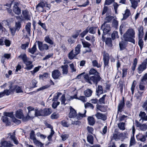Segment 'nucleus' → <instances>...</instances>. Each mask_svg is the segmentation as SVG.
<instances>
[{
  "label": "nucleus",
  "mask_w": 147,
  "mask_h": 147,
  "mask_svg": "<svg viewBox=\"0 0 147 147\" xmlns=\"http://www.w3.org/2000/svg\"><path fill=\"white\" fill-rule=\"evenodd\" d=\"M89 74L90 75H94V76H92L89 77V75L86 74L84 76V78L86 82L89 84H92V82L95 84L96 85H97L98 83L101 79L100 77L99 73L95 69L92 68H91L89 72Z\"/></svg>",
  "instance_id": "1"
},
{
  "label": "nucleus",
  "mask_w": 147,
  "mask_h": 147,
  "mask_svg": "<svg viewBox=\"0 0 147 147\" xmlns=\"http://www.w3.org/2000/svg\"><path fill=\"white\" fill-rule=\"evenodd\" d=\"M123 37L125 41L131 42L135 44V40L134 38L135 37V32L133 29H128L123 34Z\"/></svg>",
  "instance_id": "2"
},
{
  "label": "nucleus",
  "mask_w": 147,
  "mask_h": 147,
  "mask_svg": "<svg viewBox=\"0 0 147 147\" xmlns=\"http://www.w3.org/2000/svg\"><path fill=\"white\" fill-rule=\"evenodd\" d=\"M135 125L138 129L142 131H145L147 129V125L146 123L142 124L137 120H135Z\"/></svg>",
  "instance_id": "3"
},
{
  "label": "nucleus",
  "mask_w": 147,
  "mask_h": 147,
  "mask_svg": "<svg viewBox=\"0 0 147 147\" xmlns=\"http://www.w3.org/2000/svg\"><path fill=\"white\" fill-rule=\"evenodd\" d=\"M0 144L2 147H13V145L10 141H7L5 140V138H3L0 141Z\"/></svg>",
  "instance_id": "4"
},
{
  "label": "nucleus",
  "mask_w": 147,
  "mask_h": 147,
  "mask_svg": "<svg viewBox=\"0 0 147 147\" xmlns=\"http://www.w3.org/2000/svg\"><path fill=\"white\" fill-rule=\"evenodd\" d=\"M12 83L9 86V89L11 92L14 91L16 90V92L17 93H23V91L21 87L18 86L17 85L12 86Z\"/></svg>",
  "instance_id": "5"
},
{
  "label": "nucleus",
  "mask_w": 147,
  "mask_h": 147,
  "mask_svg": "<svg viewBox=\"0 0 147 147\" xmlns=\"http://www.w3.org/2000/svg\"><path fill=\"white\" fill-rule=\"evenodd\" d=\"M37 42L39 49L41 51L44 50H47L49 49V47L47 44H43L42 42L40 41H36Z\"/></svg>",
  "instance_id": "6"
},
{
  "label": "nucleus",
  "mask_w": 147,
  "mask_h": 147,
  "mask_svg": "<svg viewBox=\"0 0 147 147\" xmlns=\"http://www.w3.org/2000/svg\"><path fill=\"white\" fill-rule=\"evenodd\" d=\"M45 6V4L43 2H40L37 5L36 7L37 11L39 12H43L44 7Z\"/></svg>",
  "instance_id": "7"
},
{
  "label": "nucleus",
  "mask_w": 147,
  "mask_h": 147,
  "mask_svg": "<svg viewBox=\"0 0 147 147\" xmlns=\"http://www.w3.org/2000/svg\"><path fill=\"white\" fill-rule=\"evenodd\" d=\"M139 116L140 118L139 121H142V122L147 121V115L144 111H141L139 114Z\"/></svg>",
  "instance_id": "8"
},
{
  "label": "nucleus",
  "mask_w": 147,
  "mask_h": 147,
  "mask_svg": "<svg viewBox=\"0 0 147 147\" xmlns=\"http://www.w3.org/2000/svg\"><path fill=\"white\" fill-rule=\"evenodd\" d=\"M19 3L18 2H15L13 7V11L16 14L19 15L21 13V9L18 7Z\"/></svg>",
  "instance_id": "9"
},
{
  "label": "nucleus",
  "mask_w": 147,
  "mask_h": 147,
  "mask_svg": "<svg viewBox=\"0 0 147 147\" xmlns=\"http://www.w3.org/2000/svg\"><path fill=\"white\" fill-rule=\"evenodd\" d=\"M123 135L122 133L117 132L113 134V136L112 137L111 139L117 141L120 139L122 137Z\"/></svg>",
  "instance_id": "10"
},
{
  "label": "nucleus",
  "mask_w": 147,
  "mask_h": 147,
  "mask_svg": "<svg viewBox=\"0 0 147 147\" xmlns=\"http://www.w3.org/2000/svg\"><path fill=\"white\" fill-rule=\"evenodd\" d=\"M61 75V73L59 70L56 69L52 72V76L53 78L56 80L59 78Z\"/></svg>",
  "instance_id": "11"
},
{
  "label": "nucleus",
  "mask_w": 147,
  "mask_h": 147,
  "mask_svg": "<svg viewBox=\"0 0 147 147\" xmlns=\"http://www.w3.org/2000/svg\"><path fill=\"white\" fill-rule=\"evenodd\" d=\"M81 40L82 43L83 45V47L84 48L87 47L89 48L88 50H86V52H91L92 50L90 48V47L91 45V44L88 42L84 41L83 39H81Z\"/></svg>",
  "instance_id": "12"
},
{
  "label": "nucleus",
  "mask_w": 147,
  "mask_h": 147,
  "mask_svg": "<svg viewBox=\"0 0 147 147\" xmlns=\"http://www.w3.org/2000/svg\"><path fill=\"white\" fill-rule=\"evenodd\" d=\"M77 115V113L75 110L71 107H70V112L69 114V117L70 118H76Z\"/></svg>",
  "instance_id": "13"
},
{
  "label": "nucleus",
  "mask_w": 147,
  "mask_h": 147,
  "mask_svg": "<svg viewBox=\"0 0 147 147\" xmlns=\"http://www.w3.org/2000/svg\"><path fill=\"white\" fill-rule=\"evenodd\" d=\"M138 38H143L144 35V29L142 26H141L138 28Z\"/></svg>",
  "instance_id": "14"
},
{
  "label": "nucleus",
  "mask_w": 147,
  "mask_h": 147,
  "mask_svg": "<svg viewBox=\"0 0 147 147\" xmlns=\"http://www.w3.org/2000/svg\"><path fill=\"white\" fill-rule=\"evenodd\" d=\"M136 138L138 141L144 142L146 140V136L144 135L139 133L136 135Z\"/></svg>",
  "instance_id": "15"
},
{
  "label": "nucleus",
  "mask_w": 147,
  "mask_h": 147,
  "mask_svg": "<svg viewBox=\"0 0 147 147\" xmlns=\"http://www.w3.org/2000/svg\"><path fill=\"white\" fill-rule=\"evenodd\" d=\"M103 93V90L102 87L101 85H98L96 88V94L99 97L100 94Z\"/></svg>",
  "instance_id": "16"
},
{
  "label": "nucleus",
  "mask_w": 147,
  "mask_h": 147,
  "mask_svg": "<svg viewBox=\"0 0 147 147\" xmlns=\"http://www.w3.org/2000/svg\"><path fill=\"white\" fill-rule=\"evenodd\" d=\"M146 65L143 63L140 65L138 67L137 69L138 72L139 74L141 73L146 68Z\"/></svg>",
  "instance_id": "17"
},
{
  "label": "nucleus",
  "mask_w": 147,
  "mask_h": 147,
  "mask_svg": "<svg viewBox=\"0 0 147 147\" xmlns=\"http://www.w3.org/2000/svg\"><path fill=\"white\" fill-rule=\"evenodd\" d=\"M124 98L123 97V100H121L118 106L117 109L118 111L117 113H118L119 112H121L122 111V109H123V107L124 106Z\"/></svg>",
  "instance_id": "18"
},
{
  "label": "nucleus",
  "mask_w": 147,
  "mask_h": 147,
  "mask_svg": "<svg viewBox=\"0 0 147 147\" xmlns=\"http://www.w3.org/2000/svg\"><path fill=\"white\" fill-rule=\"evenodd\" d=\"M52 110L49 108H46L42 110V116H45L49 115L52 112Z\"/></svg>",
  "instance_id": "19"
},
{
  "label": "nucleus",
  "mask_w": 147,
  "mask_h": 147,
  "mask_svg": "<svg viewBox=\"0 0 147 147\" xmlns=\"http://www.w3.org/2000/svg\"><path fill=\"white\" fill-rule=\"evenodd\" d=\"M95 116L98 119H101L103 120L106 119V117L105 115L99 112H97Z\"/></svg>",
  "instance_id": "20"
},
{
  "label": "nucleus",
  "mask_w": 147,
  "mask_h": 147,
  "mask_svg": "<svg viewBox=\"0 0 147 147\" xmlns=\"http://www.w3.org/2000/svg\"><path fill=\"white\" fill-rule=\"evenodd\" d=\"M103 59L105 66H108L109 58L108 54H105L103 55Z\"/></svg>",
  "instance_id": "21"
},
{
  "label": "nucleus",
  "mask_w": 147,
  "mask_h": 147,
  "mask_svg": "<svg viewBox=\"0 0 147 147\" xmlns=\"http://www.w3.org/2000/svg\"><path fill=\"white\" fill-rule=\"evenodd\" d=\"M22 14L24 18L27 20H29L30 16L29 14V11L27 10L22 11Z\"/></svg>",
  "instance_id": "22"
},
{
  "label": "nucleus",
  "mask_w": 147,
  "mask_h": 147,
  "mask_svg": "<svg viewBox=\"0 0 147 147\" xmlns=\"http://www.w3.org/2000/svg\"><path fill=\"white\" fill-rule=\"evenodd\" d=\"M103 26L105 27V28L103 30V33L105 34H107L109 32L111 29V27L109 24H105V26Z\"/></svg>",
  "instance_id": "23"
},
{
  "label": "nucleus",
  "mask_w": 147,
  "mask_h": 147,
  "mask_svg": "<svg viewBox=\"0 0 147 147\" xmlns=\"http://www.w3.org/2000/svg\"><path fill=\"white\" fill-rule=\"evenodd\" d=\"M114 18V17L111 16L106 17L105 19L104 22L102 24V27H103V26H105L106 23L110 22Z\"/></svg>",
  "instance_id": "24"
},
{
  "label": "nucleus",
  "mask_w": 147,
  "mask_h": 147,
  "mask_svg": "<svg viewBox=\"0 0 147 147\" xmlns=\"http://www.w3.org/2000/svg\"><path fill=\"white\" fill-rule=\"evenodd\" d=\"M68 66L67 65H62L61 67L62 69L63 74L67 75L68 72Z\"/></svg>",
  "instance_id": "25"
},
{
  "label": "nucleus",
  "mask_w": 147,
  "mask_h": 147,
  "mask_svg": "<svg viewBox=\"0 0 147 147\" xmlns=\"http://www.w3.org/2000/svg\"><path fill=\"white\" fill-rule=\"evenodd\" d=\"M92 91L90 89H87L84 91V95L87 97L90 96L92 94Z\"/></svg>",
  "instance_id": "26"
},
{
  "label": "nucleus",
  "mask_w": 147,
  "mask_h": 147,
  "mask_svg": "<svg viewBox=\"0 0 147 147\" xmlns=\"http://www.w3.org/2000/svg\"><path fill=\"white\" fill-rule=\"evenodd\" d=\"M36 43H34L33 46L32 48L28 49V52L32 54H33L36 51Z\"/></svg>",
  "instance_id": "27"
},
{
  "label": "nucleus",
  "mask_w": 147,
  "mask_h": 147,
  "mask_svg": "<svg viewBox=\"0 0 147 147\" xmlns=\"http://www.w3.org/2000/svg\"><path fill=\"white\" fill-rule=\"evenodd\" d=\"M89 124L91 125H93L95 123V120L94 117H89L88 118Z\"/></svg>",
  "instance_id": "28"
},
{
  "label": "nucleus",
  "mask_w": 147,
  "mask_h": 147,
  "mask_svg": "<svg viewBox=\"0 0 147 147\" xmlns=\"http://www.w3.org/2000/svg\"><path fill=\"white\" fill-rule=\"evenodd\" d=\"M82 47V45L80 44H78L75 48V53L76 55H77L78 54L80 53V49Z\"/></svg>",
  "instance_id": "29"
},
{
  "label": "nucleus",
  "mask_w": 147,
  "mask_h": 147,
  "mask_svg": "<svg viewBox=\"0 0 147 147\" xmlns=\"http://www.w3.org/2000/svg\"><path fill=\"white\" fill-rule=\"evenodd\" d=\"M45 41L51 45H53L54 44V41L50 39L49 36H47L45 37Z\"/></svg>",
  "instance_id": "30"
},
{
  "label": "nucleus",
  "mask_w": 147,
  "mask_h": 147,
  "mask_svg": "<svg viewBox=\"0 0 147 147\" xmlns=\"http://www.w3.org/2000/svg\"><path fill=\"white\" fill-rule=\"evenodd\" d=\"M97 28V27L95 26L88 27V32L90 34H94L96 33V30Z\"/></svg>",
  "instance_id": "31"
},
{
  "label": "nucleus",
  "mask_w": 147,
  "mask_h": 147,
  "mask_svg": "<svg viewBox=\"0 0 147 147\" xmlns=\"http://www.w3.org/2000/svg\"><path fill=\"white\" fill-rule=\"evenodd\" d=\"M34 144L37 146L42 147L43 146L44 144L38 140L36 139L33 141Z\"/></svg>",
  "instance_id": "32"
},
{
  "label": "nucleus",
  "mask_w": 147,
  "mask_h": 147,
  "mask_svg": "<svg viewBox=\"0 0 147 147\" xmlns=\"http://www.w3.org/2000/svg\"><path fill=\"white\" fill-rule=\"evenodd\" d=\"M92 65L93 66L96 67L97 68H100L101 67V65L98 63L96 60H94L92 61Z\"/></svg>",
  "instance_id": "33"
},
{
  "label": "nucleus",
  "mask_w": 147,
  "mask_h": 147,
  "mask_svg": "<svg viewBox=\"0 0 147 147\" xmlns=\"http://www.w3.org/2000/svg\"><path fill=\"white\" fill-rule=\"evenodd\" d=\"M30 27L31 23H28L26 25L25 28L29 36H30Z\"/></svg>",
  "instance_id": "34"
},
{
  "label": "nucleus",
  "mask_w": 147,
  "mask_h": 147,
  "mask_svg": "<svg viewBox=\"0 0 147 147\" xmlns=\"http://www.w3.org/2000/svg\"><path fill=\"white\" fill-rule=\"evenodd\" d=\"M42 110L40 109L38 110V109H35V115L36 116H42Z\"/></svg>",
  "instance_id": "35"
},
{
  "label": "nucleus",
  "mask_w": 147,
  "mask_h": 147,
  "mask_svg": "<svg viewBox=\"0 0 147 147\" xmlns=\"http://www.w3.org/2000/svg\"><path fill=\"white\" fill-rule=\"evenodd\" d=\"M112 41L111 39L110 38H107L106 40L105 43L109 47H111L112 46Z\"/></svg>",
  "instance_id": "36"
},
{
  "label": "nucleus",
  "mask_w": 147,
  "mask_h": 147,
  "mask_svg": "<svg viewBox=\"0 0 147 147\" xmlns=\"http://www.w3.org/2000/svg\"><path fill=\"white\" fill-rule=\"evenodd\" d=\"M131 13L130 11L127 9L126 10L125 13L123 15V20H125L130 15Z\"/></svg>",
  "instance_id": "37"
},
{
  "label": "nucleus",
  "mask_w": 147,
  "mask_h": 147,
  "mask_svg": "<svg viewBox=\"0 0 147 147\" xmlns=\"http://www.w3.org/2000/svg\"><path fill=\"white\" fill-rule=\"evenodd\" d=\"M88 141L90 144H93V137L91 135H88L87 137Z\"/></svg>",
  "instance_id": "38"
},
{
  "label": "nucleus",
  "mask_w": 147,
  "mask_h": 147,
  "mask_svg": "<svg viewBox=\"0 0 147 147\" xmlns=\"http://www.w3.org/2000/svg\"><path fill=\"white\" fill-rule=\"evenodd\" d=\"M16 117L19 119H22L23 117V113L20 111H17L16 113Z\"/></svg>",
  "instance_id": "39"
},
{
  "label": "nucleus",
  "mask_w": 147,
  "mask_h": 147,
  "mask_svg": "<svg viewBox=\"0 0 147 147\" xmlns=\"http://www.w3.org/2000/svg\"><path fill=\"white\" fill-rule=\"evenodd\" d=\"M86 113V110H85V113L82 114L80 113H79L78 114H77L76 118L78 120H80L83 117H85V114Z\"/></svg>",
  "instance_id": "40"
},
{
  "label": "nucleus",
  "mask_w": 147,
  "mask_h": 147,
  "mask_svg": "<svg viewBox=\"0 0 147 147\" xmlns=\"http://www.w3.org/2000/svg\"><path fill=\"white\" fill-rule=\"evenodd\" d=\"M111 36L113 40H114L116 38H118L119 37L118 34V32L116 31H114L112 34Z\"/></svg>",
  "instance_id": "41"
},
{
  "label": "nucleus",
  "mask_w": 147,
  "mask_h": 147,
  "mask_svg": "<svg viewBox=\"0 0 147 147\" xmlns=\"http://www.w3.org/2000/svg\"><path fill=\"white\" fill-rule=\"evenodd\" d=\"M77 55H75V53H74L73 50H72L68 54V57L70 60L73 59L74 57Z\"/></svg>",
  "instance_id": "42"
},
{
  "label": "nucleus",
  "mask_w": 147,
  "mask_h": 147,
  "mask_svg": "<svg viewBox=\"0 0 147 147\" xmlns=\"http://www.w3.org/2000/svg\"><path fill=\"white\" fill-rule=\"evenodd\" d=\"M106 96V94L102 96L98 100V102L100 104H105V99Z\"/></svg>",
  "instance_id": "43"
},
{
  "label": "nucleus",
  "mask_w": 147,
  "mask_h": 147,
  "mask_svg": "<svg viewBox=\"0 0 147 147\" xmlns=\"http://www.w3.org/2000/svg\"><path fill=\"white\" fill-rule=\"evenodd\" d=\"M88 32V27H87L86 29L84 30L80 34V36L82 38L84 37V36L86 35Z\"/></svg>",
  "instance_id": "44"
},
{
  "label": "nucleus",
  "mask_w": 147,
  "mask_h": 147,
  "mask_svg": "<svg viewBox=\"0 0 147 147\" xmlns=\"http://www.w3.org/2000/svg\"><path fill=\"white\" fill-rule=\"evenodd\" d=\"M19 57L22 59L24 63L26 62L27 61H28V58L26 54L21 55L19 56Z\"/></svg>",
  "instance_id": "45"
},
{
  "label": "nucleus",
  "mask_w": 147,
  "mask_h": 147,
  "mask_svg": "<svg viewBox=\"0 0 147 147\" xmlns=\"http://www.w3.org/2000/svg\"><path fill=\"white\" fill-rule=\"evenodd\" d=\"M30 138L33 140V141L36 139L34 131L33 130L31 131L30 134Z\"/></svg>",
  "instance_id": "46"
},
{
  "label": "nucleus",
  "mask_w": 147,
  "mask_h": 147,
  "mask_svg": "<svg viewBox=\"0 0 147 147\" xmlns=\"http://www.w3.org/2000/svg\"><path fill=\"white\" fill-rule=\"evenodd\" d=\"M125 123L123 122H121L118 124V126L120 129L123 130L125 129Z\"/></svg>",
  "instance_id": "47"
},
{
  "label": "nucleus",
  "mask_w": 147,
  "mask_h": 147,
  "mask_svg": "<svg viewBox=\"0 0 147 147\" xmlns=\"http://www.w3.org/2000/svg\"><path fill=\"white\" fill-rule=\"evenodd\" d=\"M132 5V7L134 9H136L138 6L137 2L134 0H130Z\"/></svg>",
  "instance_id": "48"
},
{
  "label": "nucleus",
  "mask_w": 147,
  "mask_h": 147,
  "mask_svg": "<svg viewBox=\"0 0 147 147\" xmlns=\"http://www.w3.org/2000/svg\"><path fill=\"white\" fill-rule=\"evenodd\" d=\"M118 21L116 20L115 19H114L112 22V26L116 28H117L118 27Z\"/></svg>",
  "instance_id": "49"
},
{
  "label": "nucleus",
  "mask_w": 147,
  "mask_h": 147,
  "mask_svg": "<svg viewBox=\"0 0 147 147\" xmlns=\"http://www.w3.org/2000/svg\"><path fill=\"white\" fill-rule=\"evenodd\" d=\"M81 31V30H76L75 33L72 35V37L73 38L76 39L77 38L80 32Z\"/></svg>",
  "instance_id": "50"
},
{
  "label": "nucleus",
  "mask_w": 147,
  "mask_h": 147,
  "mask_svg": "<svg viewBox=\"0 0 147 147\" xmlns=\"http://www.w3.org/2000/svg\"><path fill=\"white\" fill-rule=\"evenodd\" d=\"M60 100L61 102V104L62 105H65L66 103H65V102L66 100L65 96V94H63L62 96L60 98Z\"/></svg>",
  "instance_id": "51"
},
{
  "label": "nucleus",
  "mask_w": 147,
  "mask_h": 147,
  "mask_svg": "<svg viewBox=\"0 0 147 147\" xmlns=\"http://www.w3.org/2000/svg\"><path fill=\"white\" fill-rule=\"evenodd\" d=\"M86 109L87 108H90L92 109H93L94 106L92 104L90 103L87 102L84 105Z\"/></svg>",
  "instance_id": "52"
},
{
  "label": "nucleus",
  "mask_w": 147,
  "mask_h": 147,
  "mask_svg": "<svg viewBox=\"0 0 147 147\" xmlns=\"http://www.w3.org/2000/svg\"><path fill=\"white\" fill-rule=\"evenodd\" d=\"M139 40L138 42V45L139 46L140 49L141 50L143 47L144 42L142 40V38H138Z\"/></svg>",
  "instance_id": "53"
},
{
  "label": "nucleus",
  "mask_w": 147,
  "mask_h": 147,
  "mask_svg": "<svg viewBox=\"0 0 147 147\" xmlns=\"http://www.w3.org/2000/svg\"><path fill=\"white\" fill-rule=\"evenodd\" d=\"M143 83V82H140L139 86V90L142 91H144L145 90V86Z\"/></svg>",
  "instance_id": "54"
},
{
  "label": "nucleus",
  "mask_w": 147,
  "mask_h": 147,
  "mask_svg": "<svg viewBox=\"0 0 147 147\" xmlns=\"http://www.w3.org/2000/svg\"><path fill=\"white\" fill-rule=\"evenodd\" d=\"M59 115L58 114L56 113H53L51 116V118L52 119H56L59 118Z\"/></svg>",
  "instance_id": "55"
},
{
  "label": "nucleus",
  "mask_w": 147,
  "mask_h": 147,
  "mask_svg": "<svg viewBox=\"0 0 147 147\" xmlns=\"http://www.w3.org/2000/svg\"><path fill=\"white\" fill-rule=\"evenodd\" d=\"M50 85H46L45 86H43L39 88L38 89H37V91H39L40 90H43L46 89L49 87L50 86Z\"/></svg>",
  "instance_id": "56"
},
{
  "label": "nucleus",
  "mask_w": 147,
  "mask_h": 147,
  "mask_svg": "<svg viewBox=\"0 0 147 147\" xmlns=\"http://www.w3.org/2000/svg\"><path fill=\"white\" fill-rule=\"evenodd\" d=\"M41 67L40 66H39L37 67H35L34 69L33 70L31 71V72L32 74H34L35 73L38 71L40 68Z\"/></svg>",
  "instance_id": "57"
},
{
  "label": "nucleus",
  "mask_w": 147,
  "mask_h": 147,
  "mask_svg": "<svg viewBox=\"0 0 147 147\" xmlns=\"http://www.w3.org/2000/svg\"><path fill=\"white\" fill-rule=\"evenodd\" d=\"M85 38L87 40L89 41L90 40L91 42L92 43H94L95 40L93 36H92V38H90V37L88 36H87Z\"/></svg>",
  "instance_id": "58"
},
{
  "label": "nucleus",
  "mask_w": 147,
  "mask_h": 147,
  "mask_svg": "<svg viewBox=\"0 0 147 147\" xmlns=\"http://www.w3.org/2000/svg\"><path fill=\"white\" fill-rule=\"evenodd\" d=\"M61 125L63 126L66 127H68L69 126V125L67 122L65 120H63L61 122Z\"/></svg>",
  "instance_id": "59"
},
{
  "label": "nucleus",
  "mask_w": 147,
  "mask_h": 147,
  "mask_svg": "<svg viewBox=\"0 0 147 147\" xmlns=\"http://www.w3.org/2000/svg\"><path fill=\"white\" fill-rule=\"evenodd\" d=\"M21 27V24L20 22H16L15 25L16 30L19 31Z\"/></svg>",
  "instance_id": "60"
},
{
  "label": "nucleus",
  "mask_w": 147,
  "mask_h": 147,
  "mask_svg": "<svg viewBox=\"0 0 147 147\" xmlns=\"http://www.w3.org/2000/svg\"><path fill=\"white\" fill-rule=\"evenodd\" d=\"M69 66L71 69V72H73L76 71V69L74 67V66L73 63L70 64Z\"/></svg>",
  "instance_id": "61"
},
{
  "label": "nucleus",
  "mask_w": 147,
  "mask_h": 147,
  "mask_svg": "<svg viewBox=\"0 0 147 147\" xmlns=\"http://www.w3.org/2000/svg\"><path fill=\"white\" fill-rule=\"evenodd\" d=\"M32 88H34L37 87L36 85L37 83V82L35 79H33L32 81Z\"/></svg>",
  "instance_id": "62"
},
{
  "label": "nucleus",
  "mask_w": 147,
  "mask_h": 147,
  "mask_svg": "<svg viewBox=\"0 0 147 147\" xmlns=\"http://www.w3.org/2000/svg\"><path fill=\"white\" fill-rule=\"evenodd\" d=\"M127 69L123 68L122 69V77L123 78L127 74Z\"/></svg>",
  "instance_id": "63"
},
{
  "label": "nucleus",
  "mask_w": 147,
  "mask_h": 147,
  "mask_svg": "<svg viewBox=\"0 0 147 147\" xmlns=\"http://www.w3.org/2000/svg\"><path fill=\"white\" fill-rule=\"evenodd\" d=\"M78 99L84 102H86L87 101V98L84 96H80Z\"/></svg>",
  "instance_id": "64"
}]
</instances>
